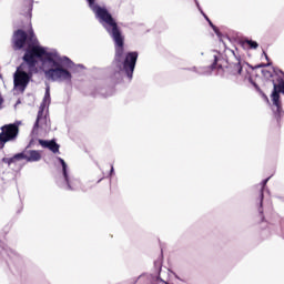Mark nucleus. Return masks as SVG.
Returning a JSON list of instances; mask_svg holds the SVG:
<instances>
[{
	"instance_id": "1",
	"label": "nucleus",
	"mask_w": 284,
	"mask_h": 284,
	"mask_svg": "<svg viewBox=\"0 0 284 284\" xmlns=\"http://www.w3.org/2000/svg\"><path fill=\"white\" fill-rule=\"evenodd\" d=\"M31 43L23 55V62L13 74V87L18 92H24L32 79V74L43 72L48 81L70 83L74 62L68 57H61L54 49L43 47L34 37V31H29Z\"/></svg>"
},
{
	"instance_id": "2",
	"label": "nucleus",
	"mask_w": 284,
	"mask_h": 284,
	"mask_svg": "<svg viewBox=\"0 0 284 284\" xmlns=\"http://www.w3.org/2000/svg\"><path fill=\"white\" fill-rule=\"evenodd\" d=\"M91 10L94 12L97 19H99L100 23L105 28L106 32H109L110 37H112L115 43V65L122 72L132 79V74H134V68H136V59H139V53L136 51L129 52L125 55L123 63L121 64V58L123 57V34L119 30L116 22L108 12L105 7H101L94 3V0H87Z\"/></svg>"
},
{
	"instance_id": "3",
	"label": "nucleus",
	"mask_w": 284,
	"mask_h": 284,
	"mask_svg": "<svg viewBox=\"0 0 284 284\" xmlns=\"http://www.w3.org/2000/svg\"><path fill=\"white\" fill-rule=\"evenodd\" d=\"M48 105H50V87H47L45 89L44 98L38 113L33 132H39V130H42V132H48V130H50V120H48V116L43 115V109L48 108Z\"/></svg>"
},
{
	"instance_id": "4",
	"label": "nucleus",
	"mask_w": 284,
	"mask_h": 284,
	"mask_svg": "<svg viewBox=\"0 0 284 284\" xmlns=\"http://www.w3.org/2000/svg\"><path fill=\"white\" fill-rule=\"evenodd\" d=\"M21 122H14L13 124H6L1 128L0 143H8V141H14L19 136V126Z\"/></svg>"
},
{
	"instance_id": "5",
	"label": "nucleus",
	"mask_w": 284,
	"mask_h": 284,
	"mask_svg": "<svg viewBox=\"0 0 284 284\" xmlns=\"http://www.w3.org/2000/svg\"><path fill=\"white\" fill-rule=\"evenodd\" d=\"M58 163L62 168V174L65 182V189L67 190H74V186L77 184V180L72 179L70 176V171L68 169V163H65V160L58 158Z\"/></svg>"
},
{
	"instance_id": "6",
	"label": "nucleus",
	"mask_w": 284,
	"mask_h": 284,
	"mask_svg": "<svg viewBox=\"0 0 284 284\" xmlns=\"http://www.w3.org/2000/svg\"><path fill=\"white\" fill-rule=\"evenodd\" d=\"M28 39V34H26V31L18 30L13 33L12 43L14 50H21L23 45H26V40Z\"/></svg>"
},
{
	"instance_id": "7",
	"label": "nucleus",
	"mask_w": 284,
	"mask_h": 284,
	"mask_svg": "<svg viewBox=\"0 0 284 284\" xmlns=\"http://www.w3.org/2000/svg\"><path fill=\"white\" fill-rule=\"evenodd\" d=\"M281 94H284V81H281L278 84H274L273 93H272V101L273 104L277 108V110L281 109Z\"/></svg>"
},
{
	"instance_id": "8",
	"label": "nucleus",
	"mask_w": 284,
	"mask_h": 284,
	"mask_svg": "<svg viewBox=\"0 0 284 284\" xmlns=\"http://www.w3.org/2000/svg\"><path fill=\"white\" fill-rule=\"evenodd\" d=\"M43 153L37 150H27V162L28 163H37L41 161Z\"/></svg>"
},
{
	"instance_id": "9",
	"label": "nucleus",
	"mask_w": 284,
	"mask_h": 284,
	"mask_svg": "<svg viewBox=\"0 0 284 284\" xmlns=\"http://www.w3.org/2000/svg\"><path fill=\"white\" fill-rule=\"evenodd\" d=\"M16 161H28V150L18 153L13 155L12 158H4L3 163H8V165H11V163H16Z\"/></svg>"
},
{
	"instance_id": "10",
	"label": "nucleus",
	"mask_w": 284,
	"mask_h": 284,
	"mask_svg": "<svg viewBox=\"0 0 284 284\" xmlns=\"http://www.w3.org/2000/svg\"><path fill=\"white\" fill-rule=\"evenodd\" d=\"M39 143L42 148H47L51 152H59V144L54 142V140L48 141V140H39Z\"/></svg>"
},
{
	"instance_id": "11",
	"label": "nucleus",
	"mask_w": 284,
	"mask_h": 284,
	"mask_svg": "<svg viewBox=\"0 0 284 284\" xmlns=\"http://www.w3.org/2000/svg\"><path fill=\"white\" fill-rule=\"evenodd\" d=\"M244 45H248V48H251L252 50H256V48H258V43L253 40L244 41Z\"/></svg>"
},
{
	"instance_id": "12",
	"label": "nucleus",
	"mask_w": 284,
	"mask_h": 284,
	"mask_svg": "<svg viewBox=\"0 0 284 284\" xmlns=\"http://www.w3.org/2000/svg\"><path fill=\"white\" fill-rule=\"evenodd\" d=\"M200 12H202L203 17H205L206 21H209L210 26L213 28V30L216 32V27H214V24H212V22L210 21V19L207 18V16H205V13H203V11L200 9Z\"/></svg>"
},
{
	"instance_id": "13",
	"label": "nucleus",
	"mask_w": 284,
	"mask_h": 284,
	"mask_svg": "<svg viewBox=\"0 0 284 284\" xmlns=\"http://www.w3.org/2000/svg\"><path fill=\"white\" fill-rule=\"evenodd\" d=\"M2 105H3V95H1V93H0V110H1Z\"/></svg>"
},
{
	"instance_id": "14",
	"label": "nucleus",
	"mask_w": 284,
	"mask_h": 284,
	"mask_svg": "<svg viewBox=\"0 0 284 284\" xmlns=\"http://www.w3.org/2000/svg\"><path fill=\"white\" fill-rule=\"evenodd\" d=\"M264 77H272V73L267 72V71H263Z\"/></svg>"
},
{
	"instance_id": "15",
	"label": "nucleus",
	"mask_w": 284,
	"mask_h": 284,
	"mask_svg": "<svg viewBox=\"0 0 284 284\" xmlns=\"http://www.w3.org/2000/svg\"><path fill=\"white\" fill-rule=\"evenodd\" d=\"M33 143H34V141H30L29 148H32Z\"/></svg>"
},
{
	"instance_id": "16",
	"label": "nucleus",
	"mask_w": 284,
	"mask_h": 284,
	"mask_svg": "<svg viewBox=\"0 0 284 284\" xmlns=\"http://www.w3.org/2000/svg\"><path fill=\"white\" fill-rule=\"evenodd\" d=\"M111 174H114V166L111 168Z\"/></svg>"
},
{
	"instance_id": "17",
	"label": "nucleus",
	"mask_w": 284,
	"mask_h": 284,
	"mask_svg": "<svg viewBox=\"0 0 284 284\" xmlns=\"http://www.w3.org/2000/svg\"><path fill=\"white\" fill-rule=\"evenodd\" d=\"M265 183H267V180L264 181V185H265Z\"/></svg>"
}]
</instances>
